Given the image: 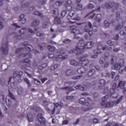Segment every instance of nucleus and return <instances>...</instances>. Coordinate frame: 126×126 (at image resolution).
<instances>
[{
	"label": "nucleus",
	"mask_w": 126,
	"mask_h": 126,
	"mask_svg": "<svg viewBox=\"0 0 126 126\" xmlns=\"http://www.w3.org/2000/svg\"><path fill=\"white\" fill-rule=\"evenodd\" d=\"M93 45H94V42L90 41L85 43L84 40L81 39L76 47V50L73 49L70 50V53H75L76 51L79 54H81L84 51V49H90V48L93 47Z\"/></svg>",
	"instance_id": "obj_1"
},
{
	"label": "nucleus",
	"mask_w": 126,
	"mask_h": 126,
	"mask_svg": "<svg viewBox=\"0 0 126 126\" xmlns=\"http://www.w3.org/2000/svg\"><path fill=\"white\" fill-rule=\"evenodd\" d=\"M87 57H88V55H86V56L81 57L79 59V63L75 60H71L70 62V64H71V65H74L75 66H76L77 65H80V66H85V65H87V64L89 63V60L86 59Z\"/></svg>",
	"instance_id": "obj_2"
},
{
	"label": "nucleus",
	"mask_w": 126,
	"mask_h": 126,
	"mask_svg": "<svg viewBox=\"0 0 126 126\" xmlns=\"http://www.w3.org/2000/svg\"><path fill=\"white\" fill-rule=\"evenodd\" d=\"M108 95H105L103 97V99L102 100V102L101 104V106H104L105 107H107L108 108L110 107H113V106H115V105H118L119 103L122 101V99H123V96H121L120 98L118 99V100L116 102L111 101L110 102H108L105 99H107Z\"/></svg>",
	"instance_id": "obj_3"
},
{
	"label": "nucleus",
	"mask_w": 126,
	"mask_h": 126,
	"mask_svg": "<svg viewBox=\"0 0 126 126\" xmlns=\"http://www.w3.org/2000/svg\"><path fill=\"white\" fill-rule=\"evenodd\" d=\"M101 50H102V51L107 50L110 51V50H112V47H109L108 46H103L101 44H100L98 46L97 49H95L94 51V54H96L95 55H93L91 56V58L92 59H96V58L98 57V54H101Z\"/></svg>",
	"instance_id": "obj_4"
},
{
	"label": "nucleus",
	"mask_w": 126,
	"mask_h": 126,
	"mask_svg": "<svg viewBox=\"0 0 126 126\" xmlns=\"http://www.w3.org/2000/svg\"><path fill=\"white\" fill-rule=\"evenodd\" d=\"M27 31V29L26 28L24 27L22 28L19 31L20 33L22 34L17 36V39H18V40H21V39H28V40H29V38H31V35L26 36V34H25V33Z\"/></svg>",
	"instance_id": "obj_5"
},
{
	"label": "nucleus",
	"mask_w": 126,
	"mask_h": 126,
	"mask_svg": "<svg viewBox=\"0 0 126 126\" xmlns=\"http://www.w3.org/2000/svg\"><path fill=\"white\" fill-rule=\"evenodd\" d=\"M88 16H90V18H94L97 22H101L102 20V15L101 14H97L95 15L93 12H92L88 14Z\"/></svg>",
	"instance_id": "obj_6"
},
{
	"label": "nucleus",
	"mask_w": 126,
	"mask_h": 126,
	"mask_svg": "<svg viewBox=\"0 0 126 126\" xmlns=\"http://www.w3.org/2000/svg\"><path fill=\"white\" fill-rule=\"evenodd\" d=\"M84 31L85 32H87V33H89L90 36H92L93 32H92V24L91 23L88 22L86 23Z\"/></svg>",
	"instance_id": "obj_7"
},
{
	"label": "nucleus",
	"mask_w": 126,
	"mask_h": 126,
	"mask_svg": "<svg viewBox=\"0 0 126 126\" xmlns=\"http://www.w3.org/2000/svg\"><path fill=\"white\" fill-rule=\"evenodd\" d=\"M23 74V72L22 71L17 72V73L15 72L13 73V76L9 78V80L8 81V83L11 81H13L14 80V79L16 77H18V78H20L21 76H22V75Z\"/></svg>",
	"instance_id": "obj_8"
},
{
	"label": "nucleus",
	"mask_w": 126,
	"mask_h": 126,
	"mask_svg": "<svg viewBox=\"0 0 126 126\" xmlns=\"http://www.w3.org/2000/svg\"><path fill=\"white\" fill-rule=\"evenodd\" d=\"M8 47L7 42L2 44V46L0 47V51L4 55H7V53H8Z\"/></svg>",
	"instance_id": "obj_9"
},
{
	"label": "nucleus",
	"mask_w": 126,
	"mask_h": 126,
	"mask_svg": "<svg viewBox=\"0 0 126 126\" xmlns=\"http://www.w3.org/2000/svg\"><path fill=\"white\" fill-rule=\"evenodd\" d=\"M70 28L71 33H73L75 36L82 34V32H81L79 30L76 29V26H71Z\"/></svg>",
	"instance_id": "obj_10"
},
{
	"label": "nucleus",
	"mask_w": 126,
	"mask_h": 126,
	"mask_svg": "<svg viewBox=\"0 0 126 126\" xmlns=\"http://www.w3.org/2000/svg\"><path fill=\"white\" fill-rule=\"evenodd\" d=\"M10 99H8L6 102V104L8 107H10V105L12 104L13 101H15V97L11 93L9 94Z\"/></svg>",
	"instance_id": "obj_11"
},
{
	"label": "nucleus",
	"mask_w": 126,
	"mask_h": 126,
	"mask_svg": "<svg viewBox=\"0 0 126 126\" xmlns=\"http://www.w3.org/2000/svg\"><path fill=\"white\" fill-rule=\"evenodd\" d=\"M72 1L71 0H66L64 3V6L66 10H71L72 9Z\"/></svg>",
	"instance_id": "obj_12"
},
{
	"label": "nucleus",
	"mask_w": 126,
	"mask_h": 126,
	"mask_svg": "<svg viewBox=\"0 0 126 126\" xmlns=\"http://www.w3.org/2000/svg\"><path fill=\"white\" fill-rule=\"evenodd\" d=\"M110 97H111V98H118V93L116 92V91L114 89H110Z\"/></svg>",
	"instance_id": "obj_13"
},
{
	"label": "nucleus",
	"mask_w": 126,
	"mask_h": 126,
	"mask_svg": "<svg viewBox=\"0 0 126 126\" xmlns=\"http://www.w3.org/2000/svg\"><path fill=\"white\" fill-rule=\"evenodd\" d=\"M29 59H25L24 60L22 61V63H27V65H23L22 66H21V68L22 69H25L26 66H30V63H29Z\"/></svg>",
	"instance_id": "obj_14"
},
{
	"label": "nucleus",
	"mask_w": 126,
	"mask_h": 126,
	"mask_svg": "<svg viewBox=\"0 0 126 126\" xmlns=\"http://www.w3.org/2000/svg\"><path fill=\"white\" fill-rule=\"evenodd\" d=\"M122 62V63H121L120 62ZM119 63L120 65V67L119 68V73H123V71H125V70H126V66H121V64H123L124 63V60H121L119 61Z\"/></svg>",
	"instance_id": "obj_15"
},
{
	"label": "nucleus",
	"mask_w": 126,
	"mask_h": 126,
	"mask_svg": "<svg viewBox=\"0 0 126 126\" xmlns=\"http://www.w3.org/2000/svg\"><path fill=\"white\" fill-rule=\"evenodd\" d=\"M68 11H69V13L67 14V19L69 20L71 19V17L74 15V13H75V12L74 10L71 9V10H67Z\"/></svg>",
	"instance_id": "obj_16"
},
{
	"label": "nucleus",
	"mask_w": 126,
	"mask_h": 126,
	"mask_svg": "<svg viewBox=\"0 0 126 126\" xmlns=\"http://www.w3.org/2000/svg\"><path fill=\"white\" fill-rule=\"evenodd\" d=\"M37 120L39 121V123H41V124L45 122V118L43 117L42 114L37 115Z\"/></svg>",
	"instance_id": "obj_17"
},
{
	"label": "nucleus",
	"mask_w": 126,
	"mask_h": 126,
	"mask_svg": "<svg viewBox=\"0 0 126 126\" xmlns=\"http://www.w3.org/2000/svg\"><path fill=\"white\" fill-rule=\"evenodd\" d=\"M99 63H100V64H103V67L105 68L108 67V66H109V62L108 61H105V62H104L103 60L100 59Z\"/></svg>",
	"instance_id": "obj_18"
},
{
	"label": "nucleus",
	"mask_w": 126,
	"mask_h": 126,
	"mask_svg": "<svg viewBox=\"0 0 126 126\" xmlns=\"http://www.w3.org/2000/svg\"><path fill=\"white\" fill-rule=\"evenodd\" d=\"M115 5V2L113 1H110L105 4V7L107 8H110V7H113Z\"/></svg>",
	"instance_id": "obj_19"
},
{
	"label": "nucleus",
	"mask_w": 126,
	"mask_h": 126,
	"mask_svg": "<svg viewBox=\"0 0 126 126\" xmlns=\"http://www.w3.org/2000/svg\"><path fill=\"white\" fill-rule=\"evenodd\" d=\"M20 20L22 23H25L26 22V18L24 14H22L20 16Z\"/></svg>",
	"instance_id": "obj_20"
},
{
	"label": "nucleus",
	"mask_w": 126,
	"mask_h": 126,
	"mask_svg": "<svg viewBox=\"0 0 126 126\" xmlns=\"http://www.w3.org/2000/svg\"><path fill=\"white\" fill-rule=\"evenodd\" d=\"M40 24V21L38 20H35L31 25V26H34L36 27V26H38Z\"/></svg>",
	"instance_id": "obj_21"
},
{
	"label": "nucleus",
	"mask_w": 126,
	"mask_h": 126,
	"mask_svg": "<svg viewBox=\"0 0 126 126\" xmlns=\"http://www.w3.org/2000/svg\"><path fill=\"white\" fill-rule=\"evenodd\" d=\"M106 81L104 79H101L99 81V84L100 87H104V86L106 85Z\"/></svg>",
	"instance_id": "obj_22"
},
{
	"label": "nucleus",
	"mask_w": 126,
	"mask_h": 126,
	"mask_svg": "<svg viewBox=\"0 0 126 126\" xmlns=\"http://www.w3.org/2000/svg\"><path fill=\"white\" fill-rule=\"evenodd\" d=\"M24 46H26V49L29 52L31 51V48H32V46L28 45V43L27 42H24Z\"/></svg>",
	"instance_id": "obj_23"
},
{
	"label": "nucleus",
	"mask_w": 126,
	"mask_h": 126,
	"mask_svg": "<svg viewBox=\"0 0 126 126\" xmlns=\"http://www.w3.org/2000/svg\"><path fill=\"white\" fill-rule=\"evenodd\" d=\"M3 27H4V23L2 21L1 15H0V29H3Z\"/></svg>",
	"instance_id": "obj_24"
},
{
	"label": "nucleus",
	"mask_w": 126,
	"mask_h": 126,
	"mask_svg": "<svg viewBox=\"0 0 126 126\" xmlns=\"http://www.w3.org/2000/svg\"><path fill=\"white\" fill-rule=\"evenodd\" d=\"M63 89H65L66 91H67V93H66L67 94H68L69 92H71V91H73V90H74V89H73L70 87H65V88H63Z\"/></svg>",
	"instance_id": "obj_25"
},
{
	"label": "nucleus",
	"mask_w": 126,
	"mask_h": 126,
	"mask_svg": "<svg viewBox=\"0 0 126 126\" xmlns=\"http://www.w3.org/2000/svg\"><path fill=\"white\" fill-rule=\"evenodd\" d=\"M24 80L25 82L27 84L28 87H31L32 86V85L30 83V81L27 78H24Z\"/></svg>",
	"instance_id": "obj_26"
},
{
	"label": "nucleus",
	"mask_w": 126,
	"mask_h": 126,
	"mask_svg": "<svg viewBox=\"0 0 126 126\" xmlns=\"http://www.w3.org/2000/svg\"><path fill=\"white\" fill-rule=\"evenodd\" d=\"M125 85H126V82L121 81L119 83V87L122 88V89H124V87H125Z\"/></svg>",
	"instance_id": "obj_27"
},
{
	"label": "nucleus",
	"mask_w": 126,
	"mask_h": 126,
	"mask_svg": "<svg viewBox=\"0 0 126 126\" xmlns=\"http://www.w3.org/2000/svg\"><path fill=\"white\" fill-rule=\"evenodd\" d=\"M73 20L74 21L73 22L71 21H69V23L72 24V23H74L75 21H79V20H80V17H77L73 18Z\"/></svg>",
	"instance_id": "obj_28"
},
{
	"label": "nucleus",
	"mask_w": 126,
	"mask_h": 126,
	"mask_svg": "<svg viewBox=\"0 0 126 126\" xmlns=\"http://www.w3.org/2000/svg\"><path fill=\"white\" fill-rule=\"evenodd\" d=\"M73 72L74 71L72 69H68L66 71V74L67 76L72 75V74H73Z\"/></svg>",
	"instance_id": "obj_29"
},
{
	"label": "nucleus",
	"mask_w": 126,
	"mask_h": 126,
	"mask_svg": "<svg viewBox=\"0 0 126 126\" xmlns=\"http://www.w3.org/2000/svg\"><path fill=\"white\" fill-rule=\"evenodd\" d=\"M17 92L19 95H21V94H22V93H23V88L21 87H18Z\"/></svg>",
	"instance_id": "obj_30"
},
{
	"label": "nucleus",
	"mask_w": 126,
	"mask_h": 126,
	"mask_svg": "<svg viewBox=\"0 0 126 126\" xmlns=\"http://www.w3.org/2000/svg\"><path fill=\"white\" fill-rule=\"evenodd\" d=\"M95 69L90 70L88 74L89 76H92L95 73Z\"/></svg>",
	"instance_id": "obj_31"
},
{
	"label": "nucleus",
	"mask_w": 126,
	"mask_h": 126,
	"mask_svg": "<svg viewBox=\"0 0 126 126\" xmlns=\"http://www.w3.org/2000/svg\"><path fill=\"white\" fill-rule=\"evenodd\" d=\"M64 2V0H61L60 1H58L56 2V4L57 6H61L63 3Z\"/></svg>",
	"instance_id": "obj_32"
},
{
	"label": "nucleus",
	"mask_w": 126,
	"mask_h": 126,
	"mask_svg": "<svg viewBox=\"0 0 126 126\" xmlns=\"http://www.w3.org/2000/svg\"><path fill=\"white\" fill-rule=\"evenodd\" d=\"M89 88V86H88V85H84L80 88V90H82V91H85V90H87V89Z\"/></svg>",
	"instance_id": "obj_33"
},
{
	"label": "nucleus",
	"mask_w": 126,
	"mask_h": 126,
	"mask_svg": "<svg viewBox=\"0 0 126 126\" xmlns=\"http://www.w3.org/2000/svg\"><path fill=\"white\" fill-rule=\"evenodd\" d=\"M48 49L50 51V52H54V51L56 50V47L52 45H49L48 46Z\"/></svg>",
	"instance_id": "obj_34"
},
{
	"label": "nucleus",
	"mask_w": 126,
	"mask_h": 126,
	"mask_svg": "<svg viewBox=\"0 0 126 126\" xmlns=\"http://www.w3.org/2000/svg\"><path fill=\"white\" fill-rule=\"evenodd\" d=\"M22 7L23 8H27L28 7L29 4L25 2V1H23L21 3Z\"/></svg>",
	"instance_id": "obj_35"
},
{
	"label": "nucleus",
	"mask_w": 126,
	"mask_h": 126,
	"mask_svg": "<svg viewBox=\"0 0 126 126\" xmlns=\"http://www.w3.org/2000/svg\"><path fill=\"white\" fill-rule=\"evenodd\" d=\"M33 14H34V15H38V16H40L41 18H43L44 17V15H43L41 13L39 12L38 11H34L33 12Z\"/></svg>",
	"instance_id": "obj_36"
},
{
	"label": "nucleus",
	"mask_w": 126,
	"mask_h": 126,
	"mask_svg": "<svg viewBox=\"0 0 126 126\" xmlns=\"http://www.w3.org/2000/svg\"><path fill=\"white\" fill-rule=\"evenodd\" d=\"M58 60H66V59H67V56H63V55H58Z\"/></svg>",
	"instance_id": "obj_37"
},
{
	"label": "nucleus",
	"mask_w": 126,
	"mask_h": 126,
	"mask_svg": "<svg viewBox=\"0 0 126 126\" xmlns=\"http://www.w3.org/2000/svg\"><path fill=\"white\" fill-rule=\"evenodd\" d=\"M77 10H82V4L81 3H79L77 5L76 7Z\"/></svg>",
	"instance_id": "obj_38"
},
{
	"label": "nucleus",
	"mask_w": 126,
	"mask_h": 126,
	"mask_svg": "<svg viewBox=\"0 0 126 126\" xmlns=\"http://www.w3.org/2000/svg\"><path fill=\"white\" fill-rule=\"evenodd\" d=\"M38 47L40 49V50H44V49H45V47H46V43H42L41 44H39Z\"/></svg>",
	"instance_id": "obj_39"
},
{
	"label": "nucleus",
	"mask_w": 126,
	"mask_h": 126,
	"mask_svg": "<svg viewBox=\"0 0 126 126\" xmlns=\"http://www.w3.org/2000/svg\"><path fill=\"white\" fill-rule=\"evenodd\" d=\"M55 23H56V24H61V23H62V22L61 21V19H60V18L57 17L55 18Z\"/></svg>",
	"instance_id": "obj_40"
},
{
	"label": "nucleus",
	"mask_w": 126,
	"mask_h": 126,
	"mask_svg": "<svg viewBox=\"0 0 126 126\" xmlns=\"http://www.w3.org/2000/svg\"><path fill=\"white\" fill-rule=\"evenodd\" d=\"M79 103L80 104H84V105H85V103H86L85 99L84 98H80L79 100Z\"/></svg>",
	"instance_id": "obj_41"
},
{
	"label": "nucleus",
	"mask_w": 126,
	"mask_h": 126,
	"mask_svg": "<svg viewBox=\"0 0 126 126\" xmlns=\"http://www.w3.org/2000/svg\"><path fill=\"white\" fill-rule=\"evenodd\" d=\"M123 28V24H119L116 27V30H121Z\"/></svg>",
	"instance_id": "obj_42"
},
{
	"label": "nucleus",
	"mask_w": 126,
	"mask_h": 126,
	"mask_svg": "<svg viewBox=\"0 0 126 126\" xmlns=\"http://www.w3.org/2000/svg\"><path fill=\"white\" fill-rule=\"evenodd\" d=\"M91 102H92L91 99L88 98L86 100V102L85 103V106H89V105H90V103H91Z\"/></svg>",
	"instance_id": "obj_43"
},
{
	"label": "nucleus",
	"mask_w": 126,
	"mask_h": 126,
	"mask_svg": "<svg viewBox=\"0 0 126 126\" xmlns=\"http://www.w3.org/2000/svg\"><path fill=\"white\" fill-rule=\"evenodd\" d=\"M83 70H84V68L82 67L77 70V72L79 74H81V73H83V72H84V71H83Z\"/></svg>",
	"instance_id": "obj_44"
},
{
	"label": "nucleus",
	"mask_w": 126,
	"mask_h": 126,
	"mask_svg": "<svg viewBox=\"0 0 126 126\" xmlns=\"http://www.w3.org/2000/svg\"><path fill=\"white\" fill-rule=\"evenodd\" d=\"M116 16L117 20H119L121 17V13L120 12H116Z\"/></svg>",
	"instance_id": "obj_45"
},
{
	"label": "nucleus",
	"mask_w": 126,
	"mask_h": 126,
	"mask_svg": "<svg viewBox=\"0 0 126 126\" xmlns=\"http://www.w3.org/2000/svg\"><path fill=\"white\" fill-rule=\"evenodd\" d=\"M58 66L59 65L58 64H56L51 67V69L52 70H55V69H57V68H58Z\"/></svg>",
	"instance_id": "obj_46"
},
{
	"label": "nucleus",
	"mask_w": 126,
	"mask_h": 126,
	"mask_svg": "<svg viewBox=\"0 0 126 126\" xmlns=\"http://www.w3.org/2000/svg\"><path fill=\"white\" fill-rule=\"evenodd\" d=\"M104 26L105 27H109L110 26V23L108 22V21L105 20L104 22Z\"/></svg>",
	"instance_id": "obj_47"
},
{
	"label": "nucleus",
	"mask_w": 126,
	"mask_h": 126,
	"mask_svg": "<svg viewBox=\"0 0 126 126\" xmlns=\"http://www.w3.org/2000/svg\"><path fill=\"white\" fill-rule=\"evenodd\" d=\"M66 14V11L65 10H63L62 11V12H61V17H63L64 16H65V15Z\"/></svg>",
	"instance_id": "obj_48"
},
{
	"label": "nucleus",
	"mask_w": 126,
	"mask_h": 126,
	"mask_svg": "<svg viewBox=\"0 0 126 126\" xmlns=\"http://www.w3.org/2000/svg\"><path fill=\"white\" fill-rule=\"evenodd\" d=\"M116 61H117V57L113 56L111 60V63H114V62H116Z\"/></svg>",
	"instance_id": "obj_49"
},
{
	"label": "nucleus",
	"mask_w": 126,
	"mask_h": 126,
	"mask_svg": "<svg viewBox=\"0 0 126 126\" xmlns=\"http://www.w3.org/2000/svg\"><path fill=\"white\" fill-rule=\"evenodd\" d=\"M87 7L88 8H89V9H92L94 7V5H93V4L92 3H90L88 4Z\"/></svg>",
	"instance_id": "obj_50"
},
{
	"label": "nucleus",
	"mask_w": 126,
	"mask_h": 126,
	"mask_svg": "<svg viewBox=\"0 0 126 126\" xmlns=\"http://www.w3.org/2000/svg\"><path fill=\"white\" fill-rule=\"evenodd\" d=\"M107 45H109V46H113L114 45V42L111 40H109L107 41Z\"/></svg>",
	"instance_id": "obj_51"
},
{
	"label": "nucleus",
	"mask_w": 126,
	"mask_h": 126,
	"mask_svg": "<svg viewBox=\"0 0 126 126\" xmlns=\"http://www.w3.org/2000/svg\"><path fill=\"white\" fill-rule=\"evenodd\" d=\"M43 35H44V33L40 32H38L36 33V36H37L38 37H42V36H43Z\"/></svg>",
	"instance_id": "obj_52"
},
{
	"label": "nucleus",
	"mask_w": 126,
	"mask_h": 126,
	"mask_svg": "<svg viewBox=\"0 0 126 126\" xmlns=\"http://www.w3.org/2000/svg\"><path fill=\"white\" fill-rule=\"evenodd\" d=\"M34 83L35 84H36V85H40V84H41V82L37 79H34Z\"/></svg>",
	"instance_id": "obj_53"
},
{
	"label": "nucleus",
	"mask_w": 126,
	"mask_h": 126,
	"mask_svg": "<svg viewBox=\"0 0 126 126\" xmlns=\"http://www.w3.org/2000/svg\"><path fill=\"white\" fill-rule=\"evenodd\" d=\"M119 67V64L116 63L112 67V69H117Z\"/></svg>",
	"instance_id": "obj_54"
},
{
	"label": "nucleus",
	"mask_w": 126,
	"mask_h": 126,
	"mask_svg": "<svg viewBox=\"0 0 126 126\" xmlns=\"http://www.w3.org/2000/svg\"><path fill=\"white\" fill-rule=\"evenodd\" d=\"M117 87V84L115 83L114 84H113L112 89H113V90L116 91Z\"/></svg>",
	"instance_id": "obj_55"
},
{
	"label": "nucleus",
	"mask_w": 126,
	"mask_h": 126,
	"mask_svg": "<svg viewBox=\"0 0 126 126\" xmlns=\"http://www.w3.org/2000/svg\"><path fill=\"white\" fill-rule=\"evenodd\" d=\"M82 75H79V76H76L75 77H73L72 78V79H79L80 78V77H82Z\"/></svg>",
	"instance_id": "obj_56"
},
{
	"label": "nucleus",
	"mask_w": 126,
	"mask_h": 126,
	"mask_svg": "<svg viewBox=\"0 0 126 126\" xmlns=\"http://www.w3.org/2000/svg\"><path fill=\"white\" fill-rule=\"evenodd\" d=\"M63 43H65V44H69V43H70L71 42V40L69 39H65L64 41H63Z\"/></svg>",
	"instance_id": "obj_57"
},
{
	"label": "nucleus",
	"mask_w": 126,
	"mask_h": 126,
	"mask_svg": "<svg viewBox=\"0 0 126 126\" xmlns=\"http://www.w3.org/2000/svg\"><path fill=\"white\" fill-rule=\"evenodd\" d=\"M66 100H72V99H73V96L70 95L66 96Z\"/></svg>",
	"instance_id": "obj_58"
},
{
	"label": "nucleus",
	"mask_w": 126,
	"mask_h": 126,
	"mask_svg": "<svg viewBox=\"0 0 126 126\" xmlns=\"http://www.w3.org/2000/svg\"><path fill=\"white\" fill-rule=\"evenodd\" d=\"M29 32L31 34H35V32H34V31H33V30L31 29H29Z\"/></svg>",
	"instance_id": "obj_59"
},
{
	"label": "nucleus",
	"mask_w": 126,
	"mask_h": 126,
	"mask_svg": "<svg viewBox=\"0 0 126 126\" xmlns=\"http://www.w3.org/2000/svg\"><path fill=\"white\" fill-rule=\"evenodd\" d=\"M81 95L82 96H88V95H89V94H88V93H86V92H84V93H82L81 94Z\"/></svg>",
	"instance_id": "obj_60"
},
{
	"label": "nucleus",
	"mask_w": 126,
	"mask_h": 126,
	"mask_svg": "<svg viewBox=\"0 0 126 126\" xmlns=\"http://www.w3.org/2000/svg\"><path fill=\"white\" fill-rule=\"evenodd\" d=\"M88 110H89V109L86 108L85 107L82 108V111H83V112H86V111H88Z\"/></svg>",
	"instance_id": "obj_61"
},
{
	"label": "nucleus",
	"mask_w": 126,
	"mask_h": 126,
	"mask_svg": "<svg viewBox=\"0 0 126 126\" xmlns=\"http://www.w3.org/2000/svg\"><path fill=\"white\" fill-rule=\"evenodd\" d=\"M114 39L116 40V41H118L119 40V34L116 35L114 37Z\"/></svg>",
	"instance_id": "obj_62"
},
{
	"label": "nucleus",
	"mask_w": 126,
	"mask_h": 126,
	"mask_svg": "<svg viewBox=\"0 0 126 126\" xmlns=\"http://www.w3.org/2000/svg\"><path fill=\"white\" fill-rule=\"evenodd\" d=\"M81 87H82L81 85H79L76 86L75 87V89H80V88H81Z\"/></svg>",
	"instance_id": "obj_63"
},
{
	"label": "nucleus",
	"mask_w": 126,
	"mask_h": 126,
	"mask_svg": "<svg viewBox=\"0 0 126 126\" xmlns=\"http://www.w3.org/2000/svg\"><path fill=\"white\" fill-rule=\"evenodd\" d=\"M98 122H99V121L98 120V119H94V124H98Z\"/></svg>",
	"instance_id": "obj_64"
}]
</instances>
